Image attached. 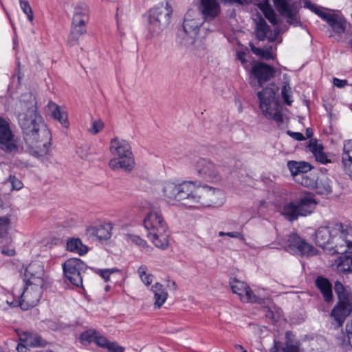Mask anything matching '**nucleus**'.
<instances>
[{"label": "nucleus", "mask_w": 352, "mask_h": 352, "mask_svg": "<svg viewBox=\"0 0 352 352\" xmlns=\"http://www.w3.org/2000/svg\"><path fill=\"white\" fill-rule=\"evenodd\" d=\"M250 47L251 48V51L256 55L258 56H261L262 55V53L263 52V49H261V48H258V47H255L253 43H250Z\"/></svg>", "instance_id": "obj_63"}, {"label": "nucleus", "mask_w": 352, "mask_h": 352, "mask_svg": "<svg viewBox=\"0 0 352 352\" xmlns=\"http://www.w3.org/2000/svg\"><path fill=\"white\" fill-rule=\"evenodd\" d=\"M195 184L190 181H186L179 184V189H178L179 192L177 196L176 200L180 201L182 204L184 205V201H185L189 195H190V192L193 190V188H195Z\"/></svg>", "instance_id": "obj_31"}, {"label": "nucleus", "mask_w": 352, "mask_h": 352, "mask_svg": "<svg viewBox=\"0 0 352 352\" xmlns=\"http://www.w3.org/2000/svg\"><path fill=\"white\" fill-rule=\"evenodd\" d=\"M43 286H25L19 300H13L7 303L12 307L20 306L23 310H28L35 307L39 302L42 296Z\"/></svg>", "instance_id": "obj_9"}, {"label": "nucleus", "mask_w": 352, "mask_h": 352, "mask_svg": "<svg viewBox=\"0 0 352 352\" xmlns=\"http://www.w3.org/2000/svg\"><path fill=\"white\" fill-rule=\"evenodd\" d=\"M251 77L257 80L260 87L274 76L275 70L270 65L263 62H254L250 69Z\"/></svg>", "instance_id": "obj_13"}, {"label": "nucleus", "mask_w": 352, "mask_h": 352, "mask_svg": "<svg viewBox=\"0 0 352 352\" xmlns=\"http://www.w3.org/2000/svg\"><path fill=\"white\" fill-rule=\"evenodd\" d=\"M6 184L9 185L12 190H19L23 186V184L17 177H8Z\"/></svg>", "instance_id": "obj_49"}, {"label": "nucleus", "mask_w": 352, "mask_h": 352, "mask_svg": "<svg viewBox=\"0 0 352 352\" xmlns=\"http://www.w3.org/2000/svg\"><path fill=\"white\" fill-rule=\"evenodd\" d=\"M274 6L282 16L288 18V22L296 25L297 20L294 17V12L287 0H274Z\"/></svg>", "instance_id": "obj_21"}, {"label": "nucleus", "mask_w": 352, "mask_h": 352, "mask_svg": "<svg viewBox=\"0 0 352 352\" xmlns=\"http://www.w3.org/2000/svg\"><path fill=\"white\" fill-rule=\"evenodd\" d=\"M327 23L336 34L344 32L346 29V21L342 16L333 14L330 19H328Z\"/></svg>", "instance_id": "obj_30"}, {"label": "nucleus", "mask_w": 352, "mask_h": 352, "mask_svg": "<svg viewBox=\"0 0 352 352\" xmlns=\"http://www.w3.org/2000/svg\"><path fill=\"white\" fill-rule=\"evenodd\" d=\"M110 152L118 158H113L109 162L111 169H123L129 173L135 167V162L130 144L124 140L115 138L110 142Z\"/></svg>", "instance_id": "obj_3"}, {"label": "nucleus", "mask_w": 352, "mask_h": 352, "mask_svg": "<svg viewBox=\"0 0 352 352\" xmlns=\"http://www.w3.org/2000/svg\"><path fill=\"white\" fill-rule=\"evenodd\" d=\"M241 301L247 302H253L256 300V296L254 294L252 290L250 289L249 286L247 287L244 294L242 295V297L240 298Z\"/></svg>", "instance_id": "obj_47"}, {"label": "nucleus", "mask_w": 352, "mask_h": 352, "mask_svg": "<svg viewBox=\"0 0 352 352\" xmlns=\"http://www.w3.org/2000/svg\"><path fill=\"white\" fill-rule=\"evenodd\" d=\"M237 59L239 60L241 64L246 68L245 65L247 64V60L245 59V53L243 52H237Z\"/></svg>", "instance_id": "obj_64"}, {"label": "nucleus", "mask_w": 352, "mask_h": 352, "mask_svg": "<svg viewBox=\"0 0 352 352\" xmlns=\"http://www.w3.org/2000/svg\"><path fill=\"white\" fill-rule=\"evenodd\" d=\"M337 236L352 252V226L339 221H331L327 226L320 227L315 232V242L318 246L324 248Z\"/></svg>", "instance_id": "obj_2"}, {"label": "nucleus", "mask_w": 352, "mask_h": 352, "mask_svg": "<svg viewBox=\"0 0 352 352\" xmlns=\"http://www.w3.org/2000/svg\"><path fill=\"white\" fill-rule=\"evenodd\" d=\"M348 81L346 80H341L337 78H333V85L339 88H343L347 85Z\"/></svg>", "instance_id": "obj_58"}, {"label": "nucleus", "mask_w": 352, "mask_h": 352, "mask_svg": "<svg viewBox=\"0 0 352 352\" xmlns=\"http://www.w3.org/2000/svg\"><path fill=\"white\" fill-rule=\"evenodd\" d=\"M318 201L311 194L300 197L295 202L290 201L283 206L282 214L289 221H294L299 217L311 214L316 208Z\"/></svg>", "instance_id": "obj_4"}, {"label": "nucleus", "mask_w": 352, "mask_h": 352, "mask_svg": "<svg viewBox=\"0 0 352 352\" xmlns=\"http://www.w3.org/2000/svg\"><path fill=\"white\" fill-rule=\"evenodd\" d=\"M276 91L272 87H267L258 91L259 107L265 117L276 122L278 126L283 123L281 107L275 98Z\"/></svg>", "instance_id": "obj_5"}, {"label": "nucleus", "mask_w": 352, "mask_h": 352, "mask_svg": "<svg viewBox=\"0 0 352 352\" xmlns=\"http://www.w3.org/2000/svg\"><path fill=\"white\" fill-rule=\"evenodd\" d=\"M287 167L289 169L292 176H296L302 173H307L312 168V166L309 163L304 161H289L287 163Z\"/></svg>", "instance_id": "obj_27"}, {"label": "nucleus", "mask_w": 352, "mask_h": 352, "mask_svg": "<svg viewBox=\"0 0 352 352\" xmlns=\"http://www.w3.org/2000/svg\"><path fill=\"white\" fill-rule=\"evenodd\" d=\"M179 187V184H175L173 182H167L164 186L163 191L164 195L170 199L176 200L177 196L179 191L178 189Z\"/></svg>", "instance_id": "obj_38"}, {"label": "nucleus", "mask_w": 352, "mask_h": 352, "mask_svg": "<svg viewBox=\"0 0 352 352\" xmlns=\"http://www.w3.org/2000/svg\"><path fill=\"white\" fill-rule=\"evenodd\" d=\"M126 236L129 241H131V243L138 245L140 248H144L146 247H148L147 242L138 235L128 234Z\"/></svg>", "instance_id": "obj_46"}, {"label": "nucleus", "mask_w": 352, "mask_h": 352, "mask_svg": "<svg viewBox=\"0 0 352 352\" xmlns=\"http://www.w3.org/2000/svg\"><path fill=\"white\" fill-rule=\"evenodd\" d=\"M271 49L272 47H270V49L263 50V52L262 53L261 58L267 60L274 59V56Z\"/></svg>", "instance_id": "obj_57"}, {"label": "nucleus", "mask_w": 352, "mask_h": 352, "mask_svg": "<svg viewBox=\"0 0 352 352\" xmlns=\"http://www.w3.org/2000/svg\"><path fill=\"white\" fill-rule=\"evenodd\" d=\"M294 179L296 182L313 190L317 184V177H294Z\"/></svg>", "instance_id": "obj_42"}, {"label": "nucleus", "mask_w": 352, "mask_h": 352, "mask_svg": "<svg viewBox=\"0 0 352 352\" xmlns=\"http://www.w3.org/2000/svg\"><path fill=\"white\" fill-rule=\"evenodd\" d=\"M154 293L155 307L160 309L165 302L168 297V293L166 292L163 285L157 283L152 287Z\"/></svg>", "instance_id": "obj_26"}, {"label": "nucleus", "mask_w": 352, "mask_h": 352, "mask_svg": "<svg viewBox=\"0 0 352 352\" xmlns=\"http://www.w3.org/2000/svg\"><path fill=\"white\" fill-rule=\"evenodd\" d=\"M1 253L6 256H12L16 254L15 250L9 247H3L1 250Z\"/></svg>", "instance_id": "obj_59"}, {"label": "nucleus", "mask_w": 352, "mask_h": 352, "mask_svg": "<svg viewBox=\"0 0 352 352\" xmlns=\"http://www.w3.org/2000/svg\"><path fill=\"white\" fill-rule=\"evenodd\" d=\"M168 231L164 230V227H160L157 232L148 234V237L151 239L152 243L155 247L164 250L168 247Z\"/></svg>", "instance_id": "obj_19"}, {"label": "nucleus", "mask_w": 352, "mask_h": 352, "mask_svg": "<svg viewBox=\"0 0 352 352\" xmlns=\"http://www.w3.org/2000/svg\"><path fill=\"white\" fill-rule=\"evenodd\" d=\"M199 10L206 21H211L221 12V7L217 0H199Z\"/></svg>", "instance_id": "obj_16"}, {"label": "nucleus", "mask_w": 352, "mask_h": 352, "mask_svg": "<svg viewBox=\"0 0 352 352\" xmlns=\"http://www.w3.org/2000/svg\"><path fill=\"white\" fill-rule=\"evenodd\" d=\"M305 6L307 8H309L312 12H315L327 22L328 21V19H330V17L333 15L332 13L327 12L321 10L320 8H318L316 6L312 4L310 1H306Z\"/></svg>", "instance_id": "obj_41"}, {"label": "nucleus", "mask_w": 352, "mask_h": 352, "mask_svg": "<svg viewBox=\"0 0 352 352\" xmlns=\"http://www.w3.org/2000/svg\"><path fill=\"white\" fill-rule=\"evenodd\" d=\"M107 349L109 352H124V348L115 342H111Z\"/></svg>", "instance_id": "obj_55"}, {"label": "nucleus", "mask_w": 352, "mask_h": 352, "mask_svg": "<svg viewBox=\"0 0 352 352\" xmlns=\"http://www.w3.org/2000/svg\"><path fill=\"white\" fill-rule=\"evenodd\" d=\"M281 95L284 102L288 104L291 105L292 103V100H290L291 98V88L288 85L283 86L281 89Z\"/></svg>", "instance_id": "obj_50"}, {"label": "nucleus", "mask_w": 352, "mask_h": 352, "mask_svg": "<svg viewBox=\"0 0 352 352\" xmlns=\"http://www.w3.org/2000/svg\"><path fill=\"white\" fill-rule=\"evenodd\" d=\"M202 206L203 207H216L223 203V195L219 189L210 186H201Z\"/></svg>", "instance_id": "obj_14"}, {"label": "nucleus", "mask_w": 352, "mask_h": 352, "mask_svg": "<svg viewBox=\"0 0 352 352\" xmlns=\"http://www.w3.org/2000/svg\"><path fill=\"white\" fill-rule=\"evenodd\" d=\"M215 166L210 160L202 158L196 164L197 173L199 175L212 176L215 174Z\"/></svg>", "instance_id": "obj_25"}, {"label": "nucleus", "mask_w": 352, "mask_h": 352, "mask_svg": "<svg viewBox=\"0 0 352 352\" xmlns=\"http://www.w3.org/2000/svg\"><path fill=\"white\" fill-rule=\"evenodd\" d=\"M19 1L20 7L23 13L27 15L28 21L32 22L34 20V14L28 0H19Z\"/></svg>", "instance_id": "obj_44"}, {"label": "nucleus", "mask_w": 352, "mask_h": 352, "mask_svg": "<svg viewBox=\"0 0 352 352\" xmlns=\"http://www.w3.org/2000/svg\"><path fill=\"white\" fill-rule=\"evenodd\" d=\"M19 339L22 342L32 346H44L47 344L46 341L41 336H32L29 332H24L23 335H20Z\"/></svg>", "instance_id": "obj_29"}, {"label": "nucleus", "mask_w": 352, "mask_h": 352, "mask_svg": "<svg viewBox=\"0 0 352 352\" xmlns=\"http://www.w3.org/2000/svg\"><path fill=\"white\" fill-rule=\"evenodd\" d=\"M87 269V265L80 258H71L63 264V273L65 278L74 286H82V276Z\"/></svg>", "instance_id": "obj_10"}, {"label": "nucleus", "mask_w": 352, "mask_h": 352, "mask_svg": "<svg viewBox=\"0 0 352 352\" xmlns=\"http://www.w3.org/2000/svg\"><path fill=\"white\" fill-rule=\"evenodd\" d=\"M201 186H197L195 185L193 190L190 192V195L184 201V206L188 208H199L202 206V198H201Z\"/></svg>", "instance_id": "obj_23"}, {"label": "nucleus", "mask_w": 352, "mask_h": 352, "mask_svg": "<svg viewBox=\"0 0 352 352\" xmlns=\"http://www.w3.org/2000/svg\"><path fill=\"white\" fill-rule=\"evenodd\" d=\"M48 107L52 111V117L57 120L63 126L68 128L69 123L68 121L67 112L60 106L53 102H50Z\"/></svg>", "instance_id": "obj_22"}, {"label": "nucleus", "mask_w": 352, "mask_h": 352, "mask_svg": "<svg viewBox=\"0 0 352 352\" xmlns=\"http://www.w3.org/2000/svg\"><path fill=\"white\" fill-rule=\"evenodd\" d=\"M230 285L233 293L239 295L240 298L242 297V295L244 294V292L248 287L245 282L241 281L236 278H231L230 280Z\"/></svg>", "instance_id": "obj_37"}, {"label": "nucleus", "mask_w": 352, "mask_h": 352, "mask_svg": "<svg viewBox=\"0 0 352 352\" xmlns=\"http://www.w3.org/2000/svg\"><path fill=\"white\" fill-rule=\"evenodd\" d=\"M10 219L6 217H0V239L5 238L8 234Z\"/></svg>", "instance_id": "obj_45"}, {"label": "nucleus", "mask_w": 352, "mask_h": 352, "mask_svg": "<svg viewBox=\"0 0 352 352\" xmlns=\"http://www.w3.org/2000/svg\"><path fill=\"white\" fill-rule=\"evenodd\" d=\"M314 190L319 195H328L331 192V186L328 177H317V184Z\"/></svg>", "instance_id": "obj_34"}, {"label": "nucleus", "mask_w": 352, "mask_h": 352, "mask_svg": "<svg viewBox=\"0 0 352 352\" xmlns=\"http://www.w3.org/2000/svg\"><path fill=\"white\" fill-rule=\"evenodd\" d=\"M23 111L19 114V124L28 148L38 154L46 153L50 135L43 124L42 116L37 112L36 103L32 96L21 99Z\"/></svg>", "instance_id": "obj_1"}, {"label": "nucleus", "mask_w": 352, "mask_h": 352, "mask_svg": "<svg viewBox=\"0 0 352 352\" xmlns=\"http://www.w3.org/2000/svg\"><path fill=\"white\" fill-rule=\"evenodd\" d=\"M20 138L12 133L10 124L5 119L0 118V148L4 151L15 154L23 151Z\"/></svg>", "instance_id": "obj_8"}, {"label": "nucleus", "mask_w": 352, "mask_h": 352, "mask_svg": "<svg viewBox=\"0 0 352 352\" xmlns=\"http://www.w3.org/2000/svg\"><path fill=\"white\" fill-rule=\"evenodd\" d=\"M44 267L41 262L33 261L24 270L23 281L25 286H43Z\"/></svg>", "instance_id": "obj_12"}, {"label": "nucleus", "mask_w": 352, "mask_h": 352, "mask_svg": "<svg viewBox=\"0 0 352 352\" xmlns=\"http://www.w3.org/2000/svg\"><path fill=\"white\" fill-rule=\"evenodd\" d=\"M144 226L148 231V234L157 232L162 226L164 227V230H168L167 224L160 210L151 211L144 219Z\"/></svg>", "instance_id": "obj_15"}, {"label": "nucleus", "mask_w": 352, "mask_h": 352, "mask_svg": "<svg viewBox=\"0 0 352 352\" xmlns=\"http://www.w3.org/2000/svg\"><path fill=\"white\" fill-rule=\"evenodd\" d=\"M172 8L168 2L162 3L151 9L148 16V29L153 34H158L170 22Z\"/></svg>", "instance_id": "obj_6"}, {"label": "nucleus", "mask_w": 352, "mask_h": 352, "mask_svg": "<svg viewBox=\"0 0 352 352\" xmlns=\"http://www.w3.org/2000/svg\"><path fill=\"white\" fill-rule=\"evenodd\" d=\"M111 226L110 224L100 225L89 228L87 231L90 235L96 236L100 241L107 240L111 236Z\"/></svg>", "instance_id": "obj_24"}, {"label": "nucleus", "mask_w": 352, "mask_h": 352, "mask_svg": "<svg viewBox=\"0 0 352 352\" xmlns=\"http://www.w3.org/2000/svg\"><path fill=\"white\" fill-rule=\"evenodd\" d=\"M282 350L283 352H299L298 346L292 344H287Z\"/></svg>", "instance_id": "obj_60"}, {"label": "nucleus", "mask_w": 352, "mask_h": 352, "mask_svg": "<svg viewBox=\"0 0 352 352\" xmlns=\"http://www.w3.org/2000/svg\"><path fill=\"white\" fill-rule=\"evenodd\" d=\"M113 269L100 270L99 274L104 279L105 281H108L110 274L113 273Z\"/></svg>", "instance_id": "obj_56"}, {"label": "nucleus", "mask_w": 352, "mask_h": 352, "mask_svg": "<svg viewBox=\"0 0 352 352\" xmlns=\"http://www.w3.org/2000/svg\"><path fill=\"white\" fill-rule=\"evenodd\" d=\"M287 133L291 137H292L294 139H295L296 140L301 141V140H305V137H304V135L301 133H299V132H292V131H288Z\"/></svg>", "instance_id": "obj_61"}, {"label": "nucleus", "mask_w": 352, "mask_h": 352, "mask_svg": "<svg viewBox=\"0 0 352 352\" xmlns=\"http://www.w3.org/2000/svg\"><path fill=\"white\" fill-rule=\"evenodd\" d=\"M352 311V303L349 300H338L337 304L333 308L331 316L337 322L339 326H342L345 318Z\"/></svg>", "instance_id": "obj_17"}, {"label": "nucleus", "mask_w": 352, "mask_h": 352, "mask_svg": "<svg viewBox=\"0 0 352 352\" xmlns=\"http://www.w3.org/2000/svg\"><path fill=\"white\" fill-rule=\"evenodd\" d=\"M86 32V26L72 25L67 43L69 46L78 44L80 37Z\"/></svg>", "instance_id": "obj_33"}, {"label": "nucleus", "mask_w": 352, "mask_h": 352, "mask_svg": "<svg viewBox=\"0 0 352 352\" xmlns=\"http://www.w3.org/2000/svg\"><path fill=\"white\" fill-rule=\"evenodd\" d=\"M104 127V124L101 120H96L93 122L92 126L89 129V131L92 134H97L99 133Z\"/></svg>", "instance_id": "obj_53"}, {"label": "nucleus", "mask_w": 352, "mask_h": 352, "mask_svg": "<svg viewBox=\"0 0 352 352\" xmlns=\"http://www.w3.org/2000/svg\"><path fill=\"white\" fill-rule=\"evenodd\" d=\"M148 267L142 265L138 268V274L142 280V281L146 285H149L151 284L152 280V274L147 273Z\"/></svg>", "instance_id": "obj_43"}, {"label": "nucleus", "mask_w": 352, "mask_h": 352, "mask_svg": "<svg viewBox=\"0 0 352 352\" xmlns=\"http://www.w3.org/2000/svg\"><path fill=\"white\" fill-rule=\"evenodd\" d=\"M334 290L338 296V300H349V293L341 282L338 280L335 282Z\"/></svg>", "instance_id": "obj_40"}, {"label": "nucleus", "mask_w": 352, "mask_h": 352, "mask_svg": "<svg viewBox=\"0 0 352 352\" xmlns=\"http://www.w3.org/2000/svg\"><path fill=\"white\" fill-rule=\"evenodd\" d=\"M270 31V26L267 24L263 19H261L256 23V36L259 41H264L266 38L267 34Z\"/></svg>", "instance_id": "obj_35"}, {"label": "nucleus", "mask_w": 352, "mask_h": 352, "mask_svg": "<svg viewBox=\"0 0 352 352\" xmlns=\"http://www.w3.org/2000/svg\"><path fill=\"white\" fill-rule=\"evenodd\" d=\"M95 343L99 347L107 349L111 342L107 340L105 337L100 335L99 332H98L95 340Z\"/></svg>", "instance_id": "obj_51"}, {"label": "nucleus", "mask_w": 352, "mask_h": 352, "mask_svg": "<svg viewBox=\"0 0 352 352\" xmlns=\"http://www.w3.org/2000/svg\"><path fill=\"white\" fill-rule=\"evenodd\" d=\"M307 147L314 154V155L320 150L324 149V147L322 144H318L316 139H311L309 141Z\"/></svg>", "instance_id": "obj_48"}, {"label": "nucleus", "mask_w": 352, "mask_h": 352, "mask_svg": "<svg viewBox=\"0 0 352 352\" xmlns=\"http://www.w3.org/2000/svg\"><path fill=\"white\" fill-rule=\"evenodd\" d=\"M89 20V11L87 6L83 3L78 5L74 10L72 25L86 26Z\"/></svg>", "instance_id": "obj_20"}, {"label": "nucleus", "mask_w": 352, "mask_h": 352, "mask_svg": "<svg viewBox=\"0 0 352 352\" xmlns=\"http://www.w3.org/2000/svg\"><path fill=\"white\" fill-rule=\"evenodd\" d=\"M315 285L320 292L324 302L327 303L331 302L333 296L331 282L327 278L319 276L315 280Z\"/></svg>", "instance_id": "obj_18"}, {"label": "nucleus", "mask_w": 352, "mask_h": 352, "mask_svg": "<svg viewBox=\"0 0 352 352\" xmlns=\"http://www.w3.org/2000/svg\"><path fill=\"white\" fill-rule=\"evenodd\" d=\"M342 161L344 168L352 172V140L344 142Z\"/></svg>", "instance_id": "obj_28"}, {"label": "nucleus", "mask_w": 352, "mask_h": 352, "mask_svg": "<svg viewBox=\"0 0 352 352\" xmlns=\"http://www.w3.org/2000/svg\"><path fill=\"white\" fill-rule=\"evenodd\" d=\"M287 246L285 250L301 256H311L317 253V250L308 243L304 239L296 233H292L287 239Z\"/></svg>", "instance_id": "obj_11"}, {"label": "nucleus", "mask_w": 352, "mask_h": 352, "mask_svg": "<svg viewBox=\"0 0 352 352\" xmlns=\"http://www.w3.org/2000/svg\"><path fill=\"white\" fill-rule=\"evenodd\" d=\"M202 24L199 18H192L190 14L187 13L182 28L177 32V41L179 45L186 47L192 46Z\"/></svg>", "instance_id": "obj_7"}, {"label": "nucleus", "mask_w": 352, "mask_h": 352, "mask_svg": "<svg viewBox=\"0 0 352 352\" xmlns=\"http://www.w3.org/2000/svg\"><path fill=\"white\" fill-rule=\"evenodd\" d=\"M264 14L271 23L274 25L277 24L278 22L276 14L272 8L265 12Z\"/></svg>", "instance_id": "obj_54"}, {"label": "nucleus", "mask_w": 352, "mask_h": 352, "mask_svg": "<svg viewBox=\"0 0 352 352\" xmlns=\"http://www.w3.org/2000/svg\"><path fill=\"white\" fill-rule=\"evenodd\" d=\"M67 249L69 252H74L80 255L85 254L88 251L87 247L78 238L69 239L67 242Z\"/></svg>", "instance_id": "obj_32"}, {"label": "nucleus", "mask_w": 352, "mask_h": 352, "mask_svg": "<svg viewBox=\"0 0 352 352\" xmlns=\"http://www.w3.org/2000/svg\"><path fill=\"white\" fill-rule=\"evenodd\" d=\"M314 157L317 162L321 164H327L331 162V160L327 158V155L323 152V150H320L315 153Z\"/></svg>", "instance_id": "obj_52"}, {"label": "nucleus", "mask_w": 352, "mask_h": 352, "mask_svg": "<svg viewBox=\"0 0 352 352\" xmlns=\"http://www.w3.org/2000/svg\"><path fill=\"white\" fill-rule=\"evenodd\" d=\"M258 7L263 12H266L267 10L271 9L268 3L267 0H264L258 4Z\"/></svg>", "instance_id": "obj_62"}, {"label": "nucleus", "mask_w": 352, "mask_h": 352, "mask_svg": "<svg viewBox=\"0 0 352 352\" xmlns=\"http://www.w3.org/2000/svg\"><path fill=\"white\" fill-rule=\"evenodd\" d=\"M338 268L341 272H352V256L344 255L340 256Z\"/></svg>", "instance_id": "obj_36"}, {"label": "nucleus", "mask_w": 352, "mask_h": 352, "mask_svg": "<svg viewBox=\"0 0 352 352\" xmlns=\"http://www.w3.org/2000/svg\"><path fill=\"white\" fill-rule=\"evenodd\" d=\"M98 331L94 329H89L83 331L80 336V340L82 344H87L91 342L95 343V340L98 334Z\"/></svg>", "instance_id": "obj_39"}]
</instances>
